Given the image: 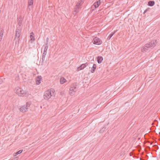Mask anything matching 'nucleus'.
Instances as JSON below:
<instances>
[{"instance_id": "obj_1", "label": "nucleus", "mask_w": 160, "mask_h": 160, "mask_svg": "<svg viewBox=\"0 0 160 160\" xmlns=\"http://www.w3.org/2000/svg\"><path fill=\"white\" fill-rule=\"evenodd\" d=\"M156 42L157 40H153L148 43L146 44L145 47L141 48V51L142 52H146L149 48H154L157 43Z\"/></svg>"}, {"instance_id": "obj_2", "label": "nucleus", "mask_w": 160, "mask_h": 160, "mask_svg": "<svg viewBox=\"0 0 160 160\" xmlns=\"http://www.w3.org/2000/svg\"><path fill=\"white\" fill-rule=\"evenodd\" d=\"M77 83L75 82L72 84L70 88L69 93L72 95L74 94L73 93L75 92L77 90Z\"/></svg>"}, {"instance_id": "obj_3", "label": "nucleus", "mask_w": 160, "mask_h": 160, "mask_svg": "<svg viewBox=\"0 0 160 160\" xmlns=\"http://www.w3.org/2000/svg\"><path fill=\"white\" fill-rule=\"evenodd\" d=\"M21 31V29L20 27L17 28L16 31L15 37L14 40H16V44L17 43V41H19V37L20 36V33Z\"/></svg>"}, {"instance_id": "obj_4", "label": "nucleus", "mask_w": 160, "mask_h": 160, "mask_svg": "<svg viewBox=\"0 0 160 160\" xmlns=\"http://www.w3.org/2000/svg\"><path fill=\"white\" fill-rule=\"evenodd\" d=\"M51 91L49 90H47L44 93L43 95V98L45 100H48L52 96Z\"/></svg>"}, {"instance_id": "obj_5", "label": "nucleus", "mask_w": 160, "mask_h": 160, "mask_svg": "<svg viewBox=\"0 0 160 160\" xmlns=\"http://www.w3.org/2000/svg\"><path fill=\"white\" fill-rule=\"evenodd\" d=\"M16 93L18 95L20 96H21L22 95L23 96H24V94H26L25 91L22 88L18 87L17 88H16Z\"/></svg>"}, {"instance_id": "obj_6", "label": "nucleus", "mask_w": 160, "mask_h": 160, "mask_svg": "<svg viewBox=\"0 0 160 160\" xmlns=\"http://www.w3.org/2000/svg\"><path fill=\"white\" fill-rule=\"evenodd\" d=\"M92 42L94 44L96 45H100L102 43V40L97 37L93 38Z\"/></svg>"}, {"instance_id": "obj_7", "label": "nucleus", "mask_w": 160, "mask_h": 160, "mask_svg": "<svg viewBox=\"0 0 160 160\" xmlns=\"http://www.w3.org/2000/svg\"><path fill=\"white\" fill-rule=\"evenodd\" d=\"M29 103V102H28L27 103L26 107L25 106H24L21 107V108L19 109L20 111L23 112H26L28 109L27 107H29L30 105V104Z\"/></svg>"}, {"instance_id": "obj_8", "label": "nucleus", "mask_w": 160, "mask_h": 160, "mask_svg": "<svg viewBox=\"0 0 160 160\" xmlns=\"http://www.w3.org/2000/svg\"><path fill=\"white\" fill-rule=\"evenodd\" d=\"M42 79V77L41 76H37L36 78V84L39 85L41 83L40 81Z\"/></svg>"}, {"instance_id": "obj_9", "label": "nucleus", "mask_w": 160, "mask_h": 160, "mask_svg": "<svg viewBox=\"0 0 160 160\" xmlns=\"http://www.w3.org/2000/svg\"><path fill=\"white\" fill-rule=\"evenodd\" d=\"M101 3V1L100 0H98L97 2H95L93 5L95 8H98L100 5Z\"/></svg>"}, {"instance_id": "obj_10", "label": "nucleus", "mask_w": 160, "mask_h": 160, "mask_svg": "<svg viewBox=\"0 0 160 160\" xmlns=\"http://www.w3.org/2000/svg\"><path fill=\"white\" fill-rule=\"evenodd\" d=\"M4 32V29L3 28H1L0 30V42L2 41L3 33Z\"/></svg>"}, {"instance_id": "obj_11", "label": "nucleus", "mask_w": 160, "mask_h": 160, "mask_svg": "<svg viewBox=\"0 0 160 160\" xmlns=\"http://www.w3.org/2000/svg\"><path fill=\"white\" fill-rule=\"evenodd\" d=\"M47 52H43V53L42 55V62L41 63H43L45 61L46 59H45V57L46 55Z\"/></svg>"}, {"instance_id": "obj_12", "label": "nucleus", "mask_w": 160, "mask_h": 160, "mask_svg": "<svg viewBox=\"0 0 160 160\" xmlns=\"http://www.w3.org/2000/svg\"><path fill=\"white\" fill-rule=\"evenodd\" d=\"M96 67V65L95 64H93V66L90 70V72L91 73H93L95 72Z\"/></svg>"}, {"instance_id": "obj_13", "label": "nucleus", "mask_w": 160, "mask_h": 160, "mask_svg": "<svg viewBox=\"0 0 160 160\" xmlns=\"http://www.w3.org/2000/svg\"><path fill=\"white\" fill-rule=\"evenodd\" d=\"M103 60V58L102 56H98L97 57V61L99 64L101 63Z\"/></svg>"}, {"instance_id": "obj_14", "label": "nucleus", "mask_w": 160, "mask_h": 160, "mask_svg": "<svg viewBox=\"0 0 160 160\" xmlns=\"http://www.w3.org/2000/svg\"><path fill=\"white\" fill-rule=\"evenodd\" d=\"M33 0H29L28 1V9L30 11L31 9L29 8V7H30L31 6H32H32L33 4Z\"/></svg>"}, {"instance_id": "obj_15", "label": "nucleus", "mask_w": 160, "mask_h": 160, "mask_svg": "<svg viewBox=\"0 0 160 160\" xmlns=\"http://www.w3.org/2000/svg\"><path fill=\"white\" fill-rule=\"evenodd\" d=\"M117 30H115L113 32H112L111 34L109 35L107 38L108 40H110L113 35L117 32Z\"/></svg>"}, {"instance_id": "obj_16", "label": "nucleus", "mask_w": 160, "mask_h": 160, "mask_svg": "<svg viewBox=\"0 0 160 160\" xmlns=\"http://www.w3.org/2000/svg\"><path fill=\"white\" fill-rule=\"evenodd\" d=\"M85 67V65L83 64H81L79 67L78 68V71L82 70Z\"/></svg>"}, {"instance_id": "obj_17", "label": "nucleus", "mask_w": 160, "mask_h": 160, "mask_svg": "<svg viewBox=\"0 0 160 160\" xmlns=\"http://www.w3.org/2000/svg\"><path fill=\"white\" fill-rule=\"evenodd\" d=\"M155 4L154 1H150L148 2V6H153Z\"/></svg>"}, {"instance_id": "obj_18", "label": "nucleus", "mask_w": 160, "mask_h": 160, "mask_svg": "<svg viewBox=\"0 0 160 160\" xmlns=\"http://www.w3.org/2000/svg\"><path fill=\"white\" fill-rule=\"evenodd\" d=\"M66 81V80L63 77H61L60 80V82L61 84H63Z\"/></svg>"}, {"instance_id": "obj_19", "label": "nucleus", "mask_w": 160, "mask_h": 160, "mask_svg": "<svg viewBox=\"0 0 160 160\" xmlns=\"http://www.w3.org/2000/svg\"><path fill=\"white\" fill-rule=\"evenodd\" d=\"M18 24L19 26H21L22 24V19L20 18H18Z\"/></svg>"}, {"instance_id": "obj_20", "label": "nucleus", "mask_w": 160, "mask_h": 160, "mask_svg": "<svg viewBox=\"0 0 160 160\" xmlns=\"http://www.w3.org/2000/svg\"><path fill=\"white\" fill-rule=\"evenodd\" d=\"M48 42H46V46H45L44 48V51L43 52H47V50L48 47Z\"/></svg>"}, {"instance_id": "obj_21", "label": "nucleus", "mask_w": 160, "mask_h": 160, "mask_svg": "<svg viewBox=\"0 0 160 160\" xmlns=\"http://www.w3.org/2000/svg\"><path fill=\"white\" fill-rule=\"evenodd\" d=\"M30 41L32 43L33 41H34L35 40L34 37V36L32 35V34H30Z\"/></svg>"}, {"instance_id": "obj_22", "label": "nucleus", "mask_w": 160, "mask_h": 160, "mask_svg": "<svg viewBox=\"0 0 160 160\" xmlns=\"http://www.w3.org/2000/svg\"><path fill=\"white\" fill-rule=\"evenodd\" d=\"M78 9L79 8L75 6V7L74 8V11H76L77 12H78Z\"/></svg>"}, {"instance_id": "obj_23", "label": "nucleus", "mask_w": 160, "mask_h": 160, "mask_svg": "<svg viewBox=\"0 0 160 160\" xmlns=\"http://www.w3.org/2000/svg\"><path fill=\"white\" fill-rule=\"evenodd\" d=\"M81 1H79L78 2L77 4L76 5V6L78 7L79 8V6L80 5L81 3Z\"/></svg>"}, {"instance_id": "obj_24", "label": "nucleus", "mask_w": 160, "mask_h": 160, "mask_svg": "<svg viewBox=\"0 0 160 160\" xmlns=\"http://www.w3.org/2000/svg\"><path fill=\"white\" fill-rule=\"evenodd\" d=\"M105 128H102V129H101L100 130H99V132L100 133H102L104 132V131L105 130Z\"/></svg>"}, {"instance_id": "obj_25", "label": "nucleus", "mask_w": 160, "mask_h": 160, "mask_svg": "<svg viewBox=\"0 0 160 160\" xmlns=\"http://www.w3.org/2000/svg\"><path fill=\"white\" fill-rule=\"evenodd\" d=\"M22 150H20L17 152V153L18 154H20L22 152Z\"/></svg>"}, {"instance_id": "obj_26", "label": "nucleus", "mask_w": 160, "mask_h": 160, "mask_svg": "<svg viewBox=\"0 0 160 160\" xmlns=\"http://www.w3.org/2000/svg\"><path fill=\"white\" fill-rule=\"evenodd\" d=\"M18 159V157H15L14 159H12V160H17Z\"/></svg>"}, {"instance_id": "obj_27", "label": "nucleus", "mask_w": 160, "mask_h": 160, "mask_svg": "<svg viewBox=\"0 0 160 160\" xmlns=\"http://www.w3.org/2000/svg\"><path fill=\"white\" fill-rule=\"evenodd\" d=\"M78 12H77L76 11H74L73 12V15H75Z\"/></svg>"}, {"instance_id": "obj_28", "label": "nucleus", "mask_w": 160, "mask_h": 160, "mask_svg": "<svg viewBox=\"0 0 160 160\" xmlns=\"http://www.w3.org/2000/svg\"><path fill=\"white\" fill-rule=\"evenodd\" d=\"M84 65H85V67L87 66L88 65V62H86L85 63L83 64Z\"/></svg>"}, {"instance_id": "obj_29", "label": "nucleus", "mask_w": 160, "mask_h": 160, "mask_svg": "<svg viewBox=\"0 0 160 160\" xmlns=\"http://www.w3.org/2000/svg\"><path fill=\"white\" fill-rule=\"evenodd\" d=\"M148 10L147 9H146V10H145L143 13V14L145 13Z\"/></svg>"}, {"instance_id": "obj_30", "label": "nucleus", "mask_w": 160, "mask_h": 160, "mask_svg": "<svg viewBox=\"0 0 160 160\" xmlns=\"http://www.w3.org/2000/svg\"><path fill=\"white\" fill-rule=\"evenodd\" d=\"M2 80L1 78H0V84H1L2 83Z\"/></svg>"}, {"instance_id": "obj_31", "label": "nucleus", "mask_w": 160, "mask_h": 160, "mask_svg": "<svg viewBox=\"0 0 160 160\" xmlns=\"http://www.w3.org/2000/svg\"><path fill=\"white\" fill-rule=\"evenodd\" d=\"M14 156H16L18 154L17 153V152L16 153H14Z\"/></svg>"}, {"instance_id": "obj_32", "label": "nucleus", "mask_w": 160, "mask_h": 160, "mask_svg": "<svg viewBox=\"0 0 160 160\" xmlns=\"http://www.w3.org/2000/svg\"><path fill=\"white\" fill-rule=\"evenodd\" d=\"M48 38H47L46 39V42H48Z\"/></svg>"}, {"instance_id": "obj_33", "label": "nucleus", "mask_w": 160, "mask_h": 160, "mask_svg": "<svg viewBox=\"0 0 160 160\" xmlns=\"http://www.w3.org/2000/svg\"><path fill=\"white\" fill-rule=\"evenodd\" d=\"M30 34H32V35H34V33H33V32H32Z\"/></svg>"}, {"instance_id": "obj_34", "label": "nucleus", "mask_w": 160, "mask_h": 160, "mask_svg": "<svg viewBox=\"0 0 160 160\" xmlns=\"http://www.w3.org/2000/svg\"><path fill=\"white\" fill-rule=\"evenodd\" d=\"M154 146L155 147H157L158 148V145H154Z\"/></svg>"}, {"instance_id": "obj_35", "label": "nucleus", "mask_w": 160, "mask_h": 160, "mask_svg": "<svg viewBox=\"0 0 160 160\" xmlns=\"http://www.w3.org/2000/svg\"><path fill=\"white\" fill-rule=\"evenodd\" d=\"M148 148H149V149L150 148V147H148Z\"/></svg>"}, {"instance_id": "obj_36", "label": "nucleus", "mask_w": 160, "mask_h": 160, "mask_svg": "<svg viewBox=\"0 0 160 160\" xmlns=\"http://www.w3.org/2000/svg\"><path fill=\"white\" fill-rule=\"evenodd\" d=\"M130 156H132V155H131V153H130Z\"/></svg>"}, {"instance_id": "obj_37", "label": "nucleus", "mask_w": 160, "mask_h": 160, "mask_svg": "<svg viewBox=\"0 0 160 160\" xmlns=\"http://www.w3.org/2000/svg\"><path fill=\"white\" fill-rule=\"evenodd\" d=\"M140 160H142L140 158ZM142 160H144V159H142Z\"/></svg>"}, {"instance_id": "obj_38", "label": "nucleus", "mask_w": 160, "mask_h": 160, "mask_svg": "<svg viewBox=\"0 0 160 160\" xmlns=\"http://www.w3.org/2000/svg\"><path fill=\"white\" fill-rule=\"evenodd\" d=\"M159 134L160 135V132H159Z\"/></svg>"}, {"instance_id": "obj_39", "label": "nucleus", "mask_w": 160, "mask_h": 160, "mask_svg": "<svg viewBox=\"0 0 160 160\" xmlns=\"http://www.w3.org/2000/svg\"><path fill=\"white\" fill-rule=\"evenodd\" d=\"M53 93H54L53 92H52V93L53 94Z\"/></svg>"}]
</instances>
